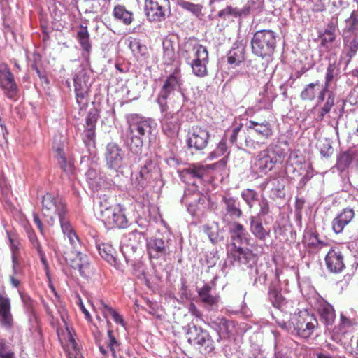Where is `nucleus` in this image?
I'll list each match as a JSON object with an SVG mask.
<instances>
[{
  "mask_svg": "<svg viewBox=\"0 0 358 358\" xmlns=\"http://www.w3.org/2000/svg\"><path fill=\"white\" fill-rule=\"evenodd\" d=\"M259 204L260 210L257 215L260 217L268 215L270 212L268 201L266 198L262 197Z\"/></svg>",
  "mask_w": 358,
  "mask_h": 358,
  "instance_id": "58",
  "label": "nucleus"
},
{
  "mask_svg": "<svg viewBox=\"0 0 358 358\" xmlns=\"http://www.w3.org/2000/svg\"><path fill=\"white\" fill-rule=\"evenodd\" d=\"M209 57L188 64L191 66L193 73L198 77H204L208 75L207 64Z\"/></svg>",
  "mask_w": 358,
  "mask_h": 358,
  "instance_id": "42",
  "label": "nucleus"
},
{
  "mask_svg": "<svg viewBox=\"0 0 358 358\" xmlns=\"http://www.w3.org/2000/svg\"><path fill=\"white\" fill-rule=\"evenodd\" d=\"M320 85V81L316 80L314 83H311L308 85H306L304 89L301 91L300 94V98L303 101H313L315 99L318 87Z\"/></svg>",
  "mask_w": 358,
  "mask_h": 358,
  "instance_id": "40",
  "label": "nucleus"
},
{
  "mask_svg": "<svg viewBox=\"0 0 358 358\" xmlns=\"http://www.w3.org/2000/svg\"><path fill=\"white\" fill-rule=\"evenodd\" d=\"M99 253L103 259L107 261L110 264L113 265L117 269H122V264L115 257V250L112 245L106 243H103L97 246Z\"/></svg>",
  "mask_w": 358,
  "mask_h": 358,
  "instance_id": "32",
  "label": "nucleus"
},
{
  "mask_svg": "<svg viewBox=\"0 0 358 358\" xmlns=\"http://www.w3.org/2000/svg\"><path fill=\"white\" fill-rule=\"evenodd\" d=\"M77 38L82 49L87 55H89L92 49V45L90 40V34L86 26L80 25L79 27L77 32Z\"/></svg>",
  "mask_w": 358,
  "mask_h": 358,
  "instance_id": "37",
  "label": "nucleus"
},
{
  "mask_svg": "<svg viewBox=\"0 0 358 358\" xmlns=\"http://www.w3.org/2000/svg\"><path fill=\"white\" fill-rule=\"evenodd\" d=\"M250 232L261 241H265L270 236V229L264 227L261 217L258 215L250 216Z\"/></svg>",
  "mask_w": 358,
  "mask_h": 358,
  "instance_id": "30",
  "label": "nucleus"
},
{
  "mask_svg": "<svg viewBox=\"0 0 358 358\" xmlns=\"http://www.w3.org/2000/svg\"><path fill=\"white\" fill-rule=\"evenodd\" d=\"M180 56L188 64L208 58V52L205 46L194 40L189 39L184 43L181 48Z\"/></svg>",
  "mask_w": 358,
  "mask_h": 358,
  "instance_id": "13",
  "label": "nucleus"
},
{
  "mask_svg": "<svg viewBox=\"0 0 358 358\" xmlns=\"http://www.w3.org/2000/svg\"><path fill=\"white\" fill-rule=\"evenodd\" d=\"M176 4L196 17L201 13L202 6L199 4H194L185 0H177Z\"/></svg>",
  "mask_w": 358,
  "mask_h": 358,
  "instance_id": "46",
  "label": "nucleus"
},
{
  "mask_svg": "<svg viewBox=\"0 0 358 358\" xmlns=\"http://www.w3.org/2000/svg\"><path fill=\"white\" fill-rule=\"evenodd\" d=\"M320 152L324 157H329L333 154V148L326 139L320 144Z\"/></svg>",
  "mask_w": 358,
  "mask_h": 358,
  "instance_id": "57",
  "label": "nucleus"
},
{
  "mask_svg": "<svg viewBox=\"0 0 358 358\" xmlns=\"http://www.w3.org/2000/svg\"><path fill=\"white\" fill-rule=\"evenodd\" d=\"M87 180L89 182V184L92 185L94 182H96V180L97 178L99 177V173L95 169H89L85 173Z\"/></svg>",
  "mask_w": 358,
  "mask_h": 358,
  "instance_id": "62",
  "label": "nucleus"
},
{
  "mask_svg": "<svg viewBox=\"0 0 358 358\" xmlns=\"http://www.w3.org/2000/svg\"><path fill=\"white\" fill-rule=\"evenodd\" d=\"M210 166L192 165L186 169L187 173L193 178L201 179L206 174Z\"/></svg>",
  "mask_w": 358,
  "mask_h": 358,
  "instance_id": "51",
  "label": "nucleus"
},
{
  "mask_svg": "<svg viewBox=\"0 0 358 358\" xmlns=\"http://www.w3.org/2000/svg\"><path fill=\"white\" fill-rule=\"evenodd\" d=\"M104 155L108 168L116 173L126 166L125 152L116 143L112 142L107 145Z\"/></svg>",
  "mask_w": 358,
  "mask_h": 358,
  "instance_id": "12",
  "label": "nucleus"
},
{
  "mask_svg": "<svg viewBox=\"0 0 358 358\" xmlns=\"http://www.w3.org/2000/svg\"><path fill=\"white\" fill-rule=\"evenodd\" d=\"M229 254L243 268H252L257 265V255L248 248L238 246L235 250H229Z\"/></svg>",
  "mask_w": 358,
  "mask_h": 358,
  "instance_id": "16",
  "label": "nucleus"
},
{
  "mask_svg": "<svg viewBox=\"0 0 358 358\" xmlns=\"http://www.w3.org/2000/svg\"><path fill=\"white\" fill-rule=\"evenodd\" d=\"M20 294L27 310L31 312L34 305V301L25 293L20 292Z\"/></svg>",
  "mask_w": 358,
  "mask_h": 358,
  "instance_id": "60",
  "label": "nucleus"
},
{
  "mask_svg": "<svg viewBox=\"0 0 358 358\" xmlns=\"http://www.w3.org/2000/svg\"><path fill=\"white\" fill-rule=\"evenodd\" d=\"M28 237L30 241V242L32 244V246L37 250V252L40 257L41 262L45 270V271L48 273V263L45 257V252L43 251L42 248L41 246V244L39 243V241L35 234V233L32 231H28Z\"/></svg>",
  "mask_w": 358,
  "mask_h": 358,
  "instance_id": "39",
  "label": "nucleus"
},
{
  "mask_svg": "<svg viewBox=\"0 0 358 358\" xmlns=\"http://www.w3.org/2000/svg\"><path fill=\"white\" fill-rule=\"evenodd\" d=\"M315 308L318 312L322 322L327 326L332 325L335 317V312L331 305L324 299L317 300Z\"/></svg>",
  "mask_w": 358,
  "mask_h": 358,
  "instance_id": "27",
  "label": "nucleus"
},
{
  "mask_svg": "<svg viewBox=\"0 0 358 358\" xmlns=\"http://www.w3.org/2000/svg\"><path fill=\"white\" fill-rule=\"evenodd\" d=\"M198 295L208 308H212L218 302V297L212 294V287L208 284L204 285L198 290Z\"/></svg>",
  "mask_w": 358,
  "mask_h": 358,
  "instance_id": "36",
  "label": "nucleus"
},
{
  "mask_svg": "<svg viewBox=\"0 0 358 358\" xmlns=\"http://www.w3.org/2000/svg\"><path fill=\"white\" fill-rule=\"evenodd\" d=\"M335 94L332 91L328 92L327 99L322 107L320 114L318 115V119L322 120L324 115L330 112L331 109L334 105Z\"/></svg>",
  "mask_w": 358,
  "mask_h": 358,
  "instance_id": "49",
  "label": "nucleus"
},
{
  "mask_svg": "<svg viewBox=\"0 0 358 358\" xmlns=\"http://www.w3.org/2000/svg\"><path fill=\"white\" fill-rule=\"evenodd\" d=\"M219 259L216 252H210L206 255V264L208 268L213 267Z\"/></svg>",
  "mask_w": 358,
  "mask_h": 358,
  "instance_id": "63",
  "label": "nucleus"
},
{
  "mask_svg": "<svg viewBox=\"0 0 358 358\" xmlns=\"http://www.w3.org/2000/svg\"><path fill=\"white\" fill-rule=\"evenodd\" d=\"M241 198L249 208H253L255 203L258 201V193L252 189H245L241 193Z\"/></svg>",
  "mask_w": 358,
  "mask_h": 358,
  "instance_id": "45",
  "label": "nucleus"
},
{
  "mask_svg": "<svg viewBox=\"0 0 358 358\" xmlns=\"http://www.w3.org/2000/svg\"><path fill=\"white\" fill-rule=\"evenodd\" d=\"M318 322L313 315L306 311L292 317L294 335L303 338H309L317 327Z\"/></svg>",
  "mask_w": 358,
  "mask_h": 358,
  "instance_id": "8",
  "label": "nucleus"
},
{
  "mask_svg": "<svg viewBox=\"0 0 358 358\" xmlns=\"http://www.w3.org/2000/svg\"><path fill=\"white\" fill-rule=\"evenodd\" d=\"M268 299L272 303L273 306L280 310L281 311L287 312L289 305V301L282 296L280 291L274 287H270L268 290Z\"/></svg>",
  "mask_w": 358,
  "mask_h": 358,
  "instance_id": "33",
  "label": "nucleus"
},
{
  "mask_svg": "<svg viewBox=\"0 0 358 358\" xmlns=\"http://www.w3.org/2000/svg\"><path fill=\"white\" fill-rule=\"evenodd\" d=\"M98 117L99 114L95 109L91 110L86 117L85 128L83 134V141L87 148L94 146L96 138L95 129Z\"/></svg>",
  "mask_w": 358,
  "mask_h": 358,
  "instance_id": "21",
  "label": "nucleus"
},
{
  "mask_svg": "<svg viewBox=\"0 0 358 358\" xmlns=\"http://www.w3.org/2000/svg\"><path fill=\"white\" fill-rule=\"evenodd\" d=\"M187 335V341L190 344L205 347V349L209 352L214 350L213 341L209 333L203 328L192 325L189 327Z\"/></svg>",
  "mask_w": 358,
  "mask_h": 358,
  "instance_id": "14",
  "label": "nucleus"
},
{
  "mask_svg": "<svg viewBox=\"0 0 358 358\" xmlns=\"http://www.w3.org/2000/svg\"><path fill=\"white\" fill-rule=\"evenodd\" d=\"M352 34L353 35V38L348 45V50L346 53V56L350 59L356 55L358 50V33Z\"/></svg>",
  "mask_w": 358,
  "mask_h": 358,
  "instance_id": "54",
  "label": "nucleus"
},
{
  "mask_svg": "<svg viewBox=\"0 0 358 358\" xmlns=\"http://www.w3.org/2000/svg\"><path fill=\"white\" fill-rule=\"evenodd\" d=\"M145 12L151 22H162L171 13L169 0H145Z\"/></svg>",
  "mask_w": 358,
  "mask_h": 358,
  "instance_id": "9",
  "label": "nucleus"
},
{
  "mask_svg": "<svg viewBox=\"0 0 358 358\" xmlns=\"http://www.w3.org/2000/svg\"><path fill=\"white\" fill-rule=\"evenodd\" d=\"M248 135L244 136L245 146L249 149H259L265 140L273 136L271 124L268 121L258 122L250 120L246 124Z\"/></svg>",
  "mask_w": 358,
  "mask_h": 358,
  "instance_id": "4",
  "label": "nucleus"
},
{
  "mask_svg": "<svg viewBox=\"0 0 358 358\" xmlns=\"http://www.w3.org/2000/svg\"><path fill=\"white\" fill-rule=\"evenodd\" d=\"M100 304H101V310H102V313H103V315L106 319L107 324L109 326L110 324V322L108 320V317L109 316H112V311H115V310L113 308H112L111 307H110L108 305H106L102 301H100Z\"/></svg>",
  "mask_w": 358,
  "mask_h": 358,
  "instance_id": "61",
  "label": "nucleus"
},
{
  "mask_svg": "<svg viewBox=\"0 0 358 358\" xmlns=\"http://www.w3.org/2000/svg\"><path fill=\"white\" fill-rule=\"evenodd\" d=\"M128 124V145L131 152L138 155L142 152L143 143L149 138L152 129L153 121L139 114L131 113L126 115Z\"/></svg>",
  "mask_w": 358,
  "mask_h": 358,
  "instance_id": "2",
  "label": "nucleus"
},
{
  "mask_svg": "<svg viewBox=\"0 0 358 358\" xmlns=\"http://www.w3.org/2000/svg\"><path fill=\"white\" fill-rule=\"evenodd\" d=\"M129 47L136 56L146 57L148 55L147 47L143 45L138 39L131 38L129 40Z\"/></svg>",
  "mask_w": 358,
  "mask_h": 358,
  "instance_id": "44",
  "label": "nucleus"
},
{
  "mask_svg": "<svg viewBox=\"0 0 358 358\" xmlns=\"http://www.w3.org/2000/svg\"><path fill=\"white\" fill-rule=\"evenodd\" d=\"M277 34L271 29L257 31L251 39L252 52L262 59L271 57L277 44Z\"/></svg>",
  "mask_w": 358,
  "mask_h": 358,
  "instance_id": "3",
  "label": "nucleus"
},
{
  "mask_svg": "<svg viewBox=\"0 0 358 358\" xmlns=\"http://www.w3.org/2000/svg\"><path fill=\"white\" fill-rule=\"evenodd\" d=\"M108 341H107V347L109 348L114 358H116L117 350H120V343L113 335V331L111 329H108Z\"/></svg>",
  "mask_w": 358,
  "mask_h": 358,
  "instance_id": "52",
  "label": "nucleus"
},
{
  "mask_svg": "<svg viewBox=\"0 0 358 358\" xmlns=\"http://www.w3.org/2000/svg\"><path fill=\"white\" fill-rule=\"evenodd\" d=\"M141 235V232L134 230L129 233L128 235L124 237L121 241L120 250L127 264L132 261L134 257L137 250V243L140 241L141 238L140 237Z\"/></svg>",
  "mask_w": 358,
  "mask_h": 358,
  "instance_id": "19",
  "label": "nucleus"
},
{
  "mask_svg": "<svg viewBox=\"0 0 358 358\" xmlns=\"http://www.w3.org/2000/svg\"><path fill=\"white\" fill-rule=\"evenodd\" d=\"M160 178V169L157 164L151 159H147L138 172L132 176V185L141 192Z\"/></svg>",
  "mask_w": 358,
  "mask_h": 358,
  "instance_id": "5",
  "label": "nucleus"
},
{
  "mask_svg": "<svg viewBox=\"0 0 358 358\" xmlns=\"http://www.w3.org/2000/svg\"><path fill=\"white\" fill-rule=\"evenodd\" d=\"M277 162V157L273 150L266 149L258 153L254 159L255 169L263 173L271 171Z\"/></svg>",
  "mask_w": 358,
  "mask_h": 358,
  "instance_id": "17",
  "label": "nucleus"
},
{
  "mask_svg": "<svg viewBox=\"0 0 358 358\" xmlns=\"http://www.w3.org/2000/svg\"><path fill=\"white\" fill-rule=\"evenodd\" d=\"M78 245H80V242L75 247L71 244L72 248L74 250L72 252L75 253V258L71 259V257H65V259L66 262L70 264L72 268L78 269L81 275L85 276L86 271L89 268V262L87 257L85 254H83L76 250Z\"/></svg>",
  "mask_w": 358,
  "mask_h": 358,
  "instance_id": "28",
  "label": "nucleus"
},
{
  "mask_svg": "<svg viewBox=\"0 0 358 358\" xmlns=\"http://www.w3.org/2000/svg\"><path fill=\"white\" fill-rule=\"evenodd\" d=\"M336 27L333 24H329L322 34L320 35L321 45L327 48H329L336 38Z\"/></svg>",
  "mask_w": 358,
  "mask_h": 358,
  "instance_id": "43",
  "label": "nucleus"
},
{
  "mask_svg": "<svg viewBox=\"0 0 358 358\" xmlns=\"http://www.w3.org/2000/svg\"><path fill=\"white\" fill-rule=\"evenodd\" d=\"M162 113L164 115L161 121L162 131L168 136L176 134L179 129L177 118L174 117L173 114L168 113L167 110Z\"/></svg>",
  "mask_w": 358,
  "mask_h": 358,
  "instance_id": "35",
  "label": "nucleus"
},
{
  "mask_svg": "<svg viewBox=\"0 0 358 358\" xmlns=\"http://www.w3.org/2000/svg\"><path fill=\"white\" fill-rule=\"evenodd\" d=\"M17 247L13 245L11 248L12 250V262H13V275H16L20 273V269L18 268L19 262L17 260L16 250Z\"/></svg>",
  "mask_w": 358,
  "mask_h": 358,
  "instance_id": "59",
  "label": "nucleus"
},
{
  "mask_svg": "<svg viewBox=\"0 0 358 358\" xmlns=\"http://www.w3.org/2000/svg\"><path fill=\"white\" fill-rule=\"evenodd\" d=\"M42 206L43 214L47 217L48 224L52 226L57 215L64 237L75 247L79 243V238L66 217V206L62 199L58 195L47 193L43 197Z\"/></svg>",
  "mask_w": 358,
  "mask_h": 358,
  "instance_id": "1",
  "label": "nucleus"
},
{
  "mask_svg": "<svg viewBox=\"0 0 358 358\" xmlns=\"http://www.w3.org/2000/svg\"><path fill=\"white\" fill-rule=\"evenodd\" d=\"M354 217L355 211L352 208H343L331 222L334 231L336 234L341 233L345 227L352 220Z\"/></svg>",
  "mask_w": 358,
  "mask_h": 358,
  "instance_id": "26",
  "label": "nucleus"
},
{
  "mask_svg": "<svg viewBox=\"0 0 358 358\" xmlns=\"http://www.w3.org/2000/svg\"><path fill=\"white\" fill-rule=\"evenodd\" d=\"M209 131L200 126H194L188 131L186 143L188 148L195 151L204 150L210 141Z\"/></svg>",
  "mask_w": 358,
  "mask_h": 358,
  "instance_id": "10",
  "label": "nucleus"
},
{
  "mask_svg": "<svg viewBox=\"0 0 358 358\" xmlns=\"http://www.w3.org/2000/svg\"><path fill=\"white\" fill-rule=\"evenodd\" d=\"M222 202L224 205L226 215L230 217L238 219L243 215L241 203L238 198H235L231 194L227 193L222 196Z\"/></svg>",
  "mask_w": 358,
  "mask_h": 358,
  "instance_id": "25",
  "label": "nucleus"
},
{
  "mask_svg": "<svg viewBox=\"0 0 358 358\" xmlns=\"http://www.w3.org/2000/svg\"><path fill=\"white\" fill-rule=\"evenodd\" d=\"M346 27L345 31L351 34H358V13L353 10L350 16L346 19Z\"/></svg>",
  "mask_w": 358,
  "mask_h": 358,
  "instance_id": "50",
  "label": "nucleus"
},
{
  "mask_svg": "<svg viewBox=\"0 0 358 358\" xmlns=\"http://www.w3.org/2000/svg\"><path fill=\"white\" fill-rule=\"evenodd\" d=\"M54 148L57 152V157L61 168L64 172H66L67 173H71L73 171V166L70 162H66L62 148L60 146H54Z\"/></svg>",
  "mask_w": 358,
  "mask_h": 358,
  "instance_id": "47",
  "label": "nucleus"
},
{
  "mask_svg": "<svg viewBox=\"0 0 358 358\" xmlns=\"http://www.w3.org/2000/svg\"><path fill=\"white\" fill-rule=\"evenodd\" d=\"M357 155L358 150L348 149L341 152L336 157V164L334 167L341 173L347 171Z\"/></svg>",
  "mask_w": 358,
  "mask_h": 358,
  "instance_id": "31",
  "label": "nucleus"
},
{
  "mask_svg": "<svg viewBox=\"0 0 358 358\" xmlns=\"http://www.w3.org/2000/svg\"><path fill=\"white\" fill-rule=\"evenodd\" d=\"M106 224L118 228H126L129 225L124 208L120 204L113 206V209L105 211L102 219Z\"/></svg>",
  "mask_w": 358,
  "mask_h": 358,
  "instance_id": "18",
  "label": "nucleus"
},
{
  "mask_svg": "<svg viewBox=\"0 0 358 358\" xmlns=\"http://www.w3.org/2000/svg\"><path fill=\"white\" fill-rule=\"evenodd\" d=\"M206 232L210 241L213 243H217L223 240V236L220 234L217 227L208 228Z\"/></svg>",
  "mask_w": 358,
  "mask_h": 358,
  "instance_id": "56",
  "label": "nucleus"
},
{
  "mask_svg": "<svg viewBox=\"0 0 358 358\" xmlns=\"http://www.w3.org/2000/svg\"><path fill=\"white\" fill-rule=\"evenodd\" d=\"M0 358H17L10 344L2 338H0Z\"/></svg>",
  "mask_w": 358,
  "mask_h": 358,
  "instance_id": "48",
  "label": "nucleus"
},
{
  "mask_svg": "<svg viewBox=\"0 0 358 358\" xmlns=\"http://www.w3.org/2000/svg\"><path fill=\"white\" fill-rule=\"evenodd\" d=\"M270 196L271 199L282 198L285 196V180L282 177L276 176L268 178Z\"/></svg>",
  "mask_w": 358,
  "mask_h": 358,
  "instance_id": "34",
  "label": "nucleus"
},
{
  "mask_svg": "<svg viewBox=\"0 0 358 358\" xmlns=\"http://www.w3.org/2000/svg\"><path fill=\"white\" fill-rule=\"evenodd\" d=\"M182 85V80L180 72L178 69H176L164 80L158 94L157 102L159 105L162 113L168 110L167 99L173 95L176 92H180Z\"/></svg>",
  "mask_w": 358,
  "mask_h": 358,
  "instance_id": "6",
  "label": "nucleus"
},
{
  "mask_svg": "<svg viewBox=\"0 0 358 358\" xmlns=\"http://www.w3.org/2000/svg\"><path fill=\"white\" fill-rule=\"evenodd\" d=\"M113 15L116 20L122 22L125 25L130 24L134 20L132 13L126 10L123 6L117 5L115 6Z\"/></svg>",
  "mask_w": 358,
  "mask_h": 358,
  "instance_id": "38",
  "label": "nucleus"
},
{
  "mask_svg": "<svg viewBox=\"0 0 358 358\" xmlns=\"http://www.w3.org/2000/svg\"><path fill=\"white\" fill-rule=\"evenodd\" d=\"M245 45L242 41H236L227 54V61L231 65L239 66L245 60Z\"/></svg>",
  "mask_w": 358,
  "mask_h": 358,
  "instance_id": "29",
  "label": "nucleus"
},
{
  "mask_svg": "<svg viewBox=\"0 0 358 358\" xmlns=\"http://www.w3.org/2000/svg\"><path fill=\"white\" fill-rule=\"evenodd\" d=\"M227 150V146L226 140L222 138L217 145L216 149L209 153L208 159H213L222 156L226 152Z\"/></svg>",
  "mask_w": 358,
  "mask_h": 358,
  "instance_id": "53",
  "label": "nucleus"
},
{
  "mask_svg": "<svg viewBox=\"0 0 358 358\" xmlns=\"http://www.w3.org/2000/svg\"><path fill=\"white\" fill-rule=\"evenodd\" d=\"M112 209H113V206L110 205L106 199H101L100 201V213L102 219L103 218L104 212Z\"/></svg>",
  "mask_w": 358,
  "mask_h": 358,
  "instance_id": "64",
  "label": "nucleus"
},
{
  "mask_svg": "<svg viewBox=\"0 0 358 358\" xmlns=\"http://www.w3.org/2000/svg\"><path fill=\"white\" fill-rule=\"evenodd\" d=\"M176 57L175 48L170 40L163 42V60L165 64L169 65Z\"/></svg>",
  "mask_w": 358,
  "mask_h": 358,
  "instance_id": "41",
  "label": "nucleus"
},
{
  "mask_svg": "<svg viewBox=\"0 0 358 358\" xmlns=\"http://www.w3.org/2000/svg\"><path fill=\"white\" fill-rule=\"evenodd\" d=\"M0 324L8 329L13 326L10 299L4 291L0 292Z\"/></svg>",
  "mask_w": 358,
  "mask_h": 358,
  "instance_id": "23",
  "label": "nucleus"
},
{
  "mask_svg": "<svg viewBox=\"0 0 358 358\" xmlns=\"http://www.w3.org/2000/svg\"><path fill=\"white\" fill-rule=\"evenodd\" d=\"M336 66L334 63H330L327 69V73L325 76V84L326 87H329L330 83L332 81L335 75L337 73Z\"/></svg>",
  "mask_w": 358,
  "mask_h": 358,
  "instance_id": "55",
  "label": "nucleus"
},
{
  "mask_svg": "<svg viewBox=\"0 0 358 358\" xmlns=\"http://www.w3.org/2000/svg\"><path fill=\"white\" fill-rule=\"evenodd\" d=\"M324 260L327 269L331 273H341L345 268V256L338 247L331 248Z\"/></svg>",
  "mask_w": 358,
  "mask_h": 358,
  "instance_id": "15",
  "label": "nucleus"
},
{
  "mask_svg": "<svg viewBox=\"0 0 358 358\" xmlns=\"http://www.w3.org/2000/svg\"><path fill=\"white\" fill-rule=\"evenodd\" d=\"M171 240L167 234H161L147 240L148 254L150 258L159 259L170 252Z\"/></svg>",
  "mask_w": 358,
  "mask_h": 358,
  "instance_id": "11",
  "label": "nucleus"
},
{
  "mask_svg": "<svg viewBox=\"0 0 358 358\" xmlns=\"http://www.w3.org/2000/svg\"><path fill=\"white\" fill-rule=\"evenodd\" d=\"M91 73L90 70L81 69L73 78L76 101L80 108L87 105V96L92 85Z\"/></svg>",
  "mask_w": 358,
  "mask_h": 358,
  "instance_id": "7",
  "label": "nucleus"
},
{
  "mask_svg": "<svg viewBox=\"0 0 358 358\" xmlns=\"http://www.w3.org/2000/svg\"><path fill=\"white\" fill-rule=\"evenodd\" d=\"M0 86L8 99H14L18 93V87L14 76L5 65L0 66Z\"/></svg>",
  "mask_w": 358,
  "mask_h": 358,
  "instance_id": "20",
  "label": "nucleus"
},
{
  "mask_svg": "<svg viewBox=\"0 0 358 358\" xmlns=\"http://www.w3.org/2000/svg\"><path fill=\"white\" fill-rule=\"evenodd\" d=\"M229 231L231 241L229 250H235L236 248L241 246L244 243H248L250 235L243 224L233 222L229 225Z\"/></svg>",
  "mask_w": 358,
  "mask_h": 358,
  "instance_id": "22",
  "label": "nucleus"
},
{
  "mask_svg": "<svg viewBox=\"0 0 358 358\" xmlns=\"http://www.w3.org/2000/svg\"><path fill=\"white\" fill-rule=\"evenodd\" d=\"M208 324L217 333L218 341L229 337L231 331L234 327L233 322L227 320L225 317L210 319L208 322Z\"/></svg>",
  "mask_w": 358,
  "mask_h": 358,
  "instance_id": "24",
  "label": "nucleus"
}]
</instances>
